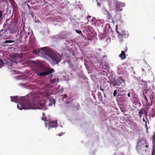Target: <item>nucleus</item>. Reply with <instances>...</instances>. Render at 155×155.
Segmentation results:
<instances>
[{
	"mask_svg": "<svg viewBox=\"0 0 155 155\" xmlns=\"http://www.w3.org/2000/svg\"><path fill=\"white\" fill-rule=\"evenodd\" d=\"M33 96L28 95L27 96L19 97L18 96L11 97L12 101L15 103L18 102L17 107L19 110L28 109H42L44 106L40 103L41 101L33 99Z\"/></svg>",
	"mask_w": 155,
	"mask_h": 155,
	"instance_id": "f257e3e1",
	"label": "nucleus"
},
{
	"mask_svg": "<svg viewBox=\"0 0 155 155\" xmlns=\"http://www.w3.org/2000/svg\"><path fill=\"white\" fill-rule=\"evenodd\" d=\"M49 61L52 66L56 64L58 65L59 63L61 60V57L59 54L56 53L51 49L49 48Z\"/></svg>",
	"mask_w": 155,
	"mask_h": 155,
	"instance_id": "f03ea898",
	"label": "nucleus"
},
{
	"mask_svg": "<svg viewBox=\"0 0 155 155\" xmlns=\"http://www.w3.org/2000/svg\"><path fill=\"white\" fill-rule=\"evenodd\" d=\"M108 78L109 80L107 81V82L113 84L114 87L118 85L120 86V88H123L125 85L124 81L120 78H117L116 76L113 78V75H110Z\"/></svg>",
	"mask_w": 155,
	"mask_h": 155,
	"instance_id": "7ed1b4c3",
	"label": "nucleus"
},
{
	"mask_svg": "<svg viewBox=\"0 0 155 155\" xmlns=\"http://www.w3.org/2000/svg\"><path fill=\"white\" fill-rule=\"evenodd\" d=\"M117 27L118 25H117L116 26V32L118 34L117 37L120 39L121 41L122 42L124 38L128 37L129 34L127 32L125 31H122L119 30L118 31Z\"/></svg>",
	"mask_w": 155,
	"mask_h": 155,
	"instance_id": "20e7f679",
	"label": "nucleus"
},
{
	"mask_svg": "<svg viewBox=\"0 0 155 155\" xmlns=\"http://www.w3.org/2000/svg\"><path fill=\"white\" fill-rule=\"evenodd\" d=\"M113 4H115L114 10L116 12L121 11L123 10L122 8L125 6L124 3L118 2L117 1H114V2H113Z\"/></svg>",
	"mask_w": 155,
	"mask_h": 155,
	"instance_id": "39448f33",
	"label": "nucleus"
},
{
	"mask_svg": "<svg viewBox=\"0 0 155 155\" xmlns=\"http://www.w3.org/2000/svg\"><path fill=\"white\" fill-rule=\"evenodd\" d=\"M144 141L145 143L147 144V140H145L144 138L142 137L141 138L139 139L137 143V146L136 147V149L137 150L138 152L139 153H142V151H144V147H143V145L142 144H140L139 146H138V145L139 144L142 143V141Z\"/></svg>",
	"mask_w": 155,
	"mask_h": 155,
	"instance_id": "423d86ee",
	"label": "nucleus"
},
{
	"mask_svg": "<svg viewBox=\"0 0 155 155\" xmlns=\"http://www.w3.org/2000/svg\"><path fill=\"white\" fill-rule=\"evenodd\" d=\"M39 53L42 54V57L45 59H48V47H45L40 48Z\"/></svg>",
	"mask_w": 155,
	"mask_h": 155,
	"instance_id": "0eeeda50",
	"label": "nucleus"
},
{
	"mask_svg": "<svg viewBox=\"0 0 155 155\" xmlns=\"http://www.w3.org/2000/svg\"><path fill=\"white\" fill-rule=\"evenodd\" d=\"M50 84H49V88H51L57 84L58 78L54 76V78H50Z\"/></svg>",
	"mask_w": 155,
	"mask_h": 155,
	"instance_id": "6e6552de",
	"label": "nucleus"
},
{
	"mask_svg": "<svg viewBox=\"0 0 155 155\" xmlns=\"http://www.w3.org/2000/svg\"><path fill=\"white\" fill-rule=\"evenodd\" d=\"M58 126L57 120L50 121L49 120V129L53 127H56Z\"/></svg>",
	"mask_w": 155,
	"mask_h": 155,
	"instance_id": "1a4fd4ad",
	"label": "nucleus"
},
{
	"mask_svg": "<svg viewBox=\"0 0 155 155\" xmlns=\"http://www.w3.org/2000/svg\"><path fill=\"white\" fill-rule=\"evenodd\" d=\"M55 101L52 98L49 97V106H51L54 105V107L55 106Z\"/></svg>",
	"mask_w": 155,
	"mask_h": 155,
	"instance_id": "9d476101",
	"label": "nucleus"
},
{
	"mask_svg": "<svg viewBox=\"0 0 155 155\" xmlns=\"http://www.w3.org/2000/svg\"><path fill=\"white\" fill-rule=\"evenodd\" d=\"M119 57L122 60L125 59L126 58L125 52L123 51H122L121 54L119 55Z\"/></svg>",
	"mask_w": 155,
	"mask_h": 155,
	"instance_id": "9b49d317",
	"label": "nucleus"
},
{
	"mask_svg": "<svg viewBox=\"0 0 155 155\" xmlns=\"http://www.w3.org/2000/svg\"><path fill=\"white\" fill-rule=\"evenodd\" d=\"M55 71L53 69H52L49 68V79L50 78H53V76H54V74H51L52 73H54Z\"/></svg>",
	"mask_w": 155,
	"mask_h": 155,
	"instance_id": "f8f14e48",
	"label": "nucleus"
},
{
	"mask_svg": "<svg viewBox=\"0 0 155 155\" xmlns=\"http://www.w3.org/2000/svg\"><path fill=\"white\" fill-rule=\"evenodd\" d=\"M38 75L39 76L44 77L46 75H48V70L46 72H43L40 73H37Z\"/></svg>",
	"mask_w": 155,
	"mask_h": 155,
	"instance_id": "ddd939ff",
	"label": "nucleus"
},
{
	"mask_svg": "<svg viewBox=\"0 0 155 155\" xmlns=\"http://www.w3.org/2000/svg\"><path fill=\"white\" fill-rule=\"evenodd\" d=\"M5 61V60L0 56V68L4 66L5 63L4 61Z\"/></svg>",
	"mask_w": 155,
	"mask_h": 155,
	"instance_id": "4468645a",
	"label": "nucleus"
},
{
	"mask_svg": "<svg viewBox=\"0 0 155 155\" xmlns=\"http://www.w3.org/2000/svg\"><path fill=\"white\" fill-rule=\"evenodd\" d=\"M87 37L85 38V39L88 41H91L92 37V35L89 33H87Z\"/></svg>",
	"mask_w": 155,
	"mask_h": 155,
	"instance_id": "2eb2a0df",
	"label": "nucleus"
},
{
	"mask_svg": "<svg viewBox=\"0 0 155 155\" xmlns=\"http://www.w3.org/2000/svg\"><path fill=\"white\" fill-rule=\"evenodd\" d=\"M132 101L133 103H137L139 101V100L137 95H134L133 97Z\"/></svg>",
	"mask_w": 155,
	"mask_h": 155,
	"instance_id": "dca6fc26",
	"label": "nucleus"
},
{
	"mask_svg": "<svg viewBox=\"0 0 155 155\" xmlns=\"http://www.w3.org/2000/svg\"><path fill=\"white\" fill-rule=\"evenodd\" d=\"M118 99L119 101L121 102H124L126 101V99L124 97V96L118 97Z\"/></svg>",
	"mask_w": 155,
	"mask_h": 155,
	"instance_id": "f3484780",
	"label": "nucleus"
},
{
	"mask_svg": "<svg viewBox=\"0 0 155 155\" xmlns=\"http://www.w3.org/2000/svg\"><path fill=\"white\" fill-rule=\"evenodd\" d=\"M145 109H141L139 112L138 115L139 116L140 118H141L142 116V114H143L145 113L144 111Z\"/></svg>",
	"mask_w": 155,
	"mask_h": 155,
	"instance_id": "a211bd4d",
	"label": "nucleus"
},
{
	"mask_svg": "<svg viewBox=\"0 0 155 155\" xmlns=\"http://www.w3.org/2000/svg\"><path fill=\"white\" fill-rule=\"evenodd\" d=\"M14 42V41L11 40H6L3 42V43L4 44H9L13 43Z\"/></svg>",
	"mask_w": 155,
	"mask_h": 155,
	"instance_id": "6ab92c4d",
	"label": "nucleus"
},
{
	"mask_svg": "<svg viewBox=\"0 0 155 155\" xmlns=\"http://www.w3.org/2000/svg\"><path fill=\"white\" fill-rule=\"evenodd\" d=\"M152 117H153L155 116V111L154 108H152L150 111Z\"/></svg>",
	"mask_w": 155,
	"mask_h": 155,
	"instance_id": "aec40b11",
	"label": "nucleus"
},
{
	"mask_svg": "<svg viewBox=\"0 0 155 155\" xmlns=\"http://www.w3.org/2000/svg\"><path fill=\"white\" fill-rule=\"evenodd\" d=\"M152 143L153 145H154L155 144V134H154L152 138Z\"/></svg>",
	"mask_w": 155,
	"mask_h": 155,
	"instance_id": "412c9836",
	"label": "nucleus"
},
{
	"mask_svg": "<svg viewBox=\"0 0 155 155\" xmlns=\"http://www.w3.org/2000/svg\"><path fill=\"white\" fill-rule=\"evenodd\" d=\"M125 94H121L120 93H118L117 94V97H118H118H123L124 96H125Z\"/></svg>",
	"mask_w": 155,
	"mask_h": 155,
	"instance_id": "4be33fe9",
	"label": "nucleus"
},
{
	"mask_svg": "<svg viewBox=\"0 0 155 155\" xmlns=\"http://www.w3.org/2000/svg\"><path fill=\"white\" fill-rule=\"evenodd\" d=\"M147 110L145 109V111H144L145 113H144L145 115V117L146 118H147V116L148 115V109L147 107Z\"/></svg>",
	"mask_w": 155,
	"mask_h": 155,
	"instance_id": "5701e85b",
	"label": "nucleus"
},
{
	"mask_svg": "<svg viewBox=\"0 0 155 155\" xmlns=\"http://www.w3.org/2000/svg\"><path fill=\"white\" fill-rule=\"evenodd\" d=\"M118 94V91L117 89L115 90L114 91L113 95L114 97L116 96Z\"/></svg>",
	"mask_w": 155,
	"mask_h": 155,
	"instance_id": "b1692460",
	"label": "nucleus"
},
{
	"mask_svg": "<svg viewBox=\"0 0 155 155\" xmlns=\"http://www.w3.org/2000/svg\"><path fill=\"white\" fill-rule=\"evenodd\" d=\"M57 18H56L55 19V20L56 21H59V20L61 19V17L59 16H57L56 17Z\"/></svg>",
	"mask_w": 155,
	"mask_h": 155,
	"instance_id": "393cba45",
	"label": "nucleus"
},
{
	"mask_svg": "<svg viewBox=\"0 0 155 155\" xmlns=\"http://www.w3.org/2000/svg\"><path fill=\"white\" fill-rule=\"evenodd\" d=\"M107 68H108L107 66V65L106 64L103 65V66L102 67V68L103 69H105V70H107Z\"/></svg>",
	"mask_w": 155,
	"mask_h": 155,
	"instance_id": "a878e982",
	"label": "nucleus"
},
{
	"mask_svg": "<svg viewBox=\"0 0 155 155\" xmlns=\"http://www.w3.org/2000/svg\"><path fill=\"white\" fill-rule=\"evenodd\" d=\"M118 93H122L123 92H124L125 91V90H119L118 89L117 90Z\"/></svg>",
	"mask_w": 155,
	"mask_h": 155,
	"instance_id": "bb28decb",
	"label": "nucleus"
},
{
	"mask_svg": "<svg viewBox=\"0 0 155 155\" xmlns=\"http://www.w3.org/2000/svg\"><path fill=\"white\" fill-rule=\"evenodd\" d=\"M75 31L78 34H80L82 32L80 30H75Z\"/></svg>",
	"mask_w": 155,
	"mask_h": 155,
	"instance_id": "cd10ccee",
	"label": "nucleus"
},
{
	"mask_svg": "<svg viewBox=\"0 0 155 155\" xmlns=\"http://www.w3.org/2000/svg\"><path fill=\"white\" fill-rule=\"evenodd\" d=\"M155 155V150H153L152 151L151 155Z\"/></svg>",
	"mask_w": 155,
	"mask_h": 155,
	"instance_id": "c85d7f7f",
	"label": "nucleus"
},
{
	"mask_svg": "<svg viewBox=\"0 0 155 155\" xmlns=\"http://www.w3.org/2000/svg\"><path fill=\"white\" fill-rule=\"evenodd\" d=\"M128 48L127 47H126L124 49V51L125 52H126L127 51Z\"/></svg>",
	"mask_w": 155,
	"mask_h": 155,
	"instance_id": "c756f323",
	"label": "nucleus"
},
{
	"mask_svg": "<svg viewBox=\"0 0 155 155\" xmlns=\"http://www.w3.org/2000/svg\"><path fill=\"white\" fill-rule=\"evenodd\" d=\"M2 15V11H0V18L1 17Z\"/></svg>",
	"mask_w": 155,
	"mask_h": 155,
	"instance_id": "7c9ffc66",
	"label": "nucleus"
},
{
	"mask_svg": "<svg viewBox=\"0 0 155 155\" xmlns=\"http://www.w3.org/2000/svg\"><path fill=\"white\" fill-rule=\"evenodd\" d=\"M106 27H108L109 28H110V25L109 24H107L106 25Z\"/></svg>",
	"mask_w": 155,
	"mask_h": 155,
	"instance_id": "2f4dec72",
	"label": "nucleus"
},
{
	"mask_svg": "<svg viewBox=\"0 0 155 155\" xmlns=\"http://www.w3.org/2000/svg\"><path fill=\"white\" fill-rule=\"evenodd\" d=\"M100 90L101 91L103 92H104V89L103 88H102L101 86L100 87Z\"/></svg>",
	"mask_w": 155,
	"mask_h": 155,
	"instance_id": "473e14b6",
	"label": "nucleus"
},
{
	"mask_svg": "<svg viewBox=\"0 0 155 155\" xmlns=\"http://www.w3.org/2000/svg\"><path fill=\"white\" fill-rule=\"evenodd\" d=\"M100 5H101V3L97 2V6L98 7H100Z\"/></svg>",
	"mask_w": 155,
	"mask_h": 155,
	"instance_id": "72a5a7b5",
	"label": "nucleus"
},
{
	"mask_svg": "<svg viewBox=\"0 0 155 155\" xmlns=\"http://www.w3.org/2000/svg\"><path fill=\"white\" fill-rule=\"evenodd\" d=\"M143 122H145V126H147V122H146V121L145 120V119L144 118H143Z\"/></svg>",
	"mask_w": 155,
	"mask_h": 155,
	"instance_id": "f704fd0d",
	"label": "nucleus"
},
{
	"mask_svg": "<svg viewBox=\"0 0 155 155\" xmlns=\"http://www.w3.org/2000/svg\"><path fill=\"white\" fill-rule=\"evenodd\" d=\"M42 120H44V121H46V118L45 117H42Z\"/></svg>",
	"mask_w": 155,
	"mask_h": 155,
	"instance_id": "c9c22d12",
	"label": "nucleus"
},
{
	"mask_svg": "<svg viewBox=\"0 0 155 155\" xmlns=\"http://www.w3.org/2000/svg\"><path fill=\"white\" fill-rule=\"evenodd\" d=\"M110 3L111 2L110 1L108 2V4L110 6L111 5V4L110 5Z\"/></svg>",
	"mask_w": 155,
	"mask_h": 155,
	"instance_id": "e433bc0d",
	"label": "nucleus"
},
{
	"mask_svg": "<svg viewBox=\"0 0 155 155\" xmlns=\"http://www.w3.org/2000/svg\"><path fill=\"white\" fill-rule=\"evenodd\" d=\"M127 96H128L129 97H130V93H129L127 94Z\"/></svg>",
	"mask_w": 155,
	"mask_h": 155,
	"instance_id": "4c0bfd02",
	"label": "nucleus"
},
{
	"mask_svg": "<svg viewBox=\"0 0 155 155\" xmlns=\"http://www.w3.org/2000/svg\"><path fill=\"white\" fill-rule=\"evenodd\" d=\"M145 147L146 148H148L149 146L147 144H146L145 145Z\"/></svg>",
	"mask_w": 155,
	"mask_h": 155,
	"instance_id": "58836bf2",
	"label": "nucleus"
},
{
	"mask_svg": "<svg viewBox=\"0 0 155 155\" xmlns=\"http://www.w3.org/2000/svg\"><path fill=\"white\" fill-rule=\"evenodd\" d=\"M39 69L40 70H41V69H43V68L42 67H40L39 68Z\"/></svg>",
	"mask_w": 155,
	"mask_h": 155,
	"instance_id": "ea45409f",
	"label": "nucleus"
},
{
	"mask_svg": "<svg viewBox=\"0 0 155 155\" xmlns=\"http://www.w3.org/2000/svg\"><path fill=\"white\" fill-rule=\"evenodd\" d=\"M98 50L99 51H101V49H98Z\"/></svg>",
	"mask_w": 155,
	"mask_h": 155,
	"instance_id": "a19ab883",
	"label": "nucleus"
},
{
	"mask_svg": "<svg viewBox=\"0 0 155 155\" xmlns=\"http://www.w3.org/2000/svg\"><path fill=\"white\" fill-rule=\"evenodd\" d=\"M46 124H47L46 123H45V126H46V127H47V125H46Z\"/></svg>",
	"mask_w": 155,
	"mask_h": 155,
	"instance_id": "79ce46f5",
	"label": "nucleus"
},
{
	"mask_svg": "<svg viewBox=\"0 0 155 155\" xmlns=\"http://www.w3.org/2000/svg\"><path fill=\"white\" fill-rule=\"evenodd\" d=\"M30 1H27V2H29Z\"/></svg>",
	"mask_w": 155,
	"mask_h": 155,
	"instance_id": "37998d69",
	"label": "nucleus"
},
{
	"mask_svg": "<svg viewBox=\"0 0 155 155\" xmlns=\"http://www.w3.org/2000/svg\"><path fill=\"white\" fill-rule=\"evenodd\" d=\"M106 76H107V74H106Z\"/></svg>",
	"mask_w": 155,
	"mask_h": 155,
	"instance_id": "c03bdc74",
	"label": "nucleus"
},
{
	"mask_svg": "<svg viewBox=\"0 0 155 155\" xmlns=\"http://www.w3.org/2000/svg\"><path fill=\"white\" fill-rule=\"evenodd\" d=\"M27 5L29 6V5L28 4H27Z\"/></svg>",
	"mask_w": 155,
	"mask_h": 155,
	"instance_id": "a18cd8bd",
	"label": "nucleus"
},
{
	"mask_svg": "<svg viewBox=\"0 0 155 155\" xmlns=\"http://www.w3.org/2000/svg\"><path fill=\"white\" fill-rule=\"evenodd\" d=\"M102 72H104V71H103Z\"/></svg>",
	"mask_w": 155,
	"mask_h": 155,
	"instance_id": "49530a36",
	"label": "nucleus"
},
{
	"mask_svg": "<svg viewBox=\"0 0 155 155\" xmlns=\"http://www.w3.org/2000/svg\"><path fill=\"white\" fill-rule=\"evenodd\" d=\"M49 9H50V8L49 7Z\"/></svg>",
	"mask_w": 155,
	"mask_h": 155,
	"instance_id": "de8ad7c7",
	"label": "nucleus"
},
{
	"mask_svg": "<svg viewBox=\"0 0 155 155\" xmlns=\"http://www.w3.org/2000/svg\"><path fill=\"white\" fill-rule=\"evenodd\" d=\"M49 9H50V8L49 7Z\"/></svg>",
	"mask_w": 155,
	"mask_h": 155,
	"instance_id": "09e8293b",
	"label": "nucleus"
},
{
	"mask_svg": "<svg viewBox=\"0 0 155 155\" xmlns=\"http://www.w3.org/2000/svg\"><path fill=\"white\" fill-rule=\"evenodd\" d=\"M49 91H50V90H49Z\"/></svg>",
	"mask_w": 155,
	"mask_h": 155,
	"instance_id": "8fccbe9b",
	"label": "nucleus"
}]
</instances>
